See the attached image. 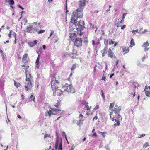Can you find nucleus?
<instances>
[{
    "mask_svg": "<svg viewBox=\"0 0 150 150\" xmlns=\"http://www.w3.org/2000/svg\"><path fill=\"white\" fill-rule=\"evenodd\" d=\"M97 135L96 132H94L92 135V137H97Z\"/></svg>",
    "mask_w": 150,
    "mask_h": 150,
    "instance_id": "nucleus-44",
    "label": "nucleus"
},
{
    "mask_svg": "<svg viewBox=\"0 0 150 150\" xmlns=\"http://www.w3.org/2000/svg\"><path fill=\"white\" fill-rule=\"evenodd\" d=\"M135 45V43L134 41V39L132 38L131 39L130 42V45L129 47H132L133 46H134Z\"/></svg>",
    "mask_w": 150,
    "mask_h": 150,
    "instance_id": "nucleus-21",
    "label": "nucleus"
},
{
    "mask_svg": "<svg viewBox=\"0 0 150 150\" xmlns=\"http://www.w3.org/2000/svg\"><path fill=\"white\" fill-rule=\"evenodd\" d=\"M86 1L79 0V8L73 11L71 19V22L74 24L76 27V31L74 30V32H76L77 34L80 36L83 34L82 31L85 28L84 26V22L82 20H79L78 22L77 21L78 18H81L83 16V10L86 5Z\"/></svg>",
    "mask_w": 150,
    "mask_h": 150,
    "instance_id": "nucleus-1",
    "label": "nucleus"
},
{
    "mask_svg": "<svg viewBox=\"0 0 150 150\" xmlns=\"http://www.w3.org/2000/svg\"><path fill=\"white\" fill-rule=\"evenodd\" d=\"M114 75V73L112 74H111L110 75V78H111Z\"/></svg>",
    "mask_w": 150,
    "mask_h": 150,
    "instance_id": "nucleus-55",
    "label": "nucleus"
},
{
    "mask_svg": "<svg viewBox=\"0 0 150 150\" xmlns=\"http://www.w3.org/2000/svg\"><path fill=\"white\" fill-rule=\"evenodd\" d=\"M114 103H111L109 106V108L112 111L115 112V115L114 116L111 115V120L112 121H115L117 122V123H115L113 125L114 127H116V126H119L120 125L119 121L116 120V118H117V120H119L120 118L121 117V116L119 113L121 110L122 109L121 106H118L116 104L114 106Z\"/></svg>",
    "mask_w": 150,
    "mask_h": 150,
    "instance_id": "nucleus-2",
    "label": "nucleus"
},
{
    "mask_svg": "<svg viewBox=\"0 0 150 150\" xmlns=\"http://www.w3.org/2000/svg\"><path fill=\"white\" fill-rule=\"evenodd\" d=\"M54 31H52V30H51V33L52 34H52H54Z\"/></svg>",
    "mask_w": 150,
    "mask_h": 150,
    "instance_id": "nucleus-62",
    "label": "nucleus"
},
{
    "mask_svg": "<svg viewBox=\"0 0 150 150\" xmlns=\"http://www.w3.org/2000/svg\"><path fill=\"white\" fill-rule=\"evenodd\" d=\"M124 19H122V20L120 22V23H123V22H124Z\"/></svg>",
    "mask_w": 150,
    "mask_h": 150,
    "instance_id": "nucleus-58",
    "label": "nucleus"
},
{
    "mask_svg": "<svg viewBox=\"0 0 150 150\" xmlns=\"http://www.w3.org/2000/svg\"><path fill=\"white\" fill-rule=\"evenodd\" d=\"M149 146V143L148 142H146L143 145V147L144 148H146L148 146Z\"/></svg>",
    "mask_w": 150,
    "mask_h": 150,
    "instance_id": "nucleus-30",
    "label": "nucleus"
},
{
    "mask_svg": "<svg viewBox=\"0 0 150 150\" xmlns=\"http://www.w3.org/2000/svg\"><path fill=\"white\" fill-rule=\"evenodd\" d=\"M18 7L22 9V10H23L24 8L20 5H18Z\"/></svg>",
    "mask_w": 150,
    "mask_h": 150,
    "instance_id": "nucleus-50",
    "label": "nucleus"
},
{
    "mask_svg": "<svg viewBox=\"0 0 150 150\" xmlns=\"http://www.w3.org/2000/svg\"><path fill=\"white\" fill-rule=\"evenodd\" d=\"M46 46L45 45H44L43 46V49H45V48H46Z\"/></svg>",
    "mask_w": 150,
    "mask_h": 150,
    "instance_id": "nucleus-60",
    "label": "nucleus"
},
{
    "mask_svg": "<svg viewBox=\"0 0 150 150\" xmlns=\"http://www.w3.org/2000/svg\"><path fill=\"white\" fill-rule=\"evenodd\" d=\"M28 72V70L26 69L25 71V74L26 76V82L24 86L25 90L26 91L30 90L31 91L33 85L31 81V79L33 78L30 74V72H28L29 76H28L27 72Z\"/></svg>",
    "mask_w": 150,
    "mask_h": 150,
    "instance_id": "nucleus-3",
    "label": "nucleus"
},
{
    "mask_svg": "<svg viewBox=\"0 0 150 150\" xmlns=\"http://www.w3.org/2000/svg\"><path fill=\"white\" fill-rule=\"evenodd\" d=\"M122 50L124 54L128 53L129 51V49L128 47H122Z\"/></svg>",
    "mask_w": 150,
    "mask_h": 150,
    "instance_id": "nucleus-16",
    "label": "nucleus"
},
{
    "mask_svg": "<svg viewBox=\"0 0 150 150\" xmlns=\"http://www.w3.org/2000/svg\"><path fill=\"white\" fill-rule=\"evenodd\" d=\"M108 40L107 39H104V43L105 45V47L104 49L102 50L101 52H102V55L103 57L105 56L106 52V50L108 49L107 46L108 45Z\"/></svg>",
    "mask_w": 150,
    "mask_h": 150,
    "instance_id": "nucleus-11",
    "label": "nucleus"
},
{
    "mask_svg": "<svg viewBox=\"0 0 150 150\" xmlns=\"http://www.w3.org/2000/svg\"><path fill=\"white\" fill-rule=\"evenodd\" d=\"M83 121L84 120H82V119L79 118V121L77 124V125L79 127L81 126L83 124Z\"/></svg>",
    "mask_w": 150,
    "mask_h": 150,
    "instance_id": "nucleus-24",
    "label": "nucleus"
},
{
    "mask_svg": "<svg viewBox=\"0 0 150 150\" xmlns=\"http://www.w3.org/2000/svg\"><path fill=\"white\" fill-rule=\"evenodd\" d=\"M101 96L104 100L105 99V96L104 93H102Z\"/></svg>",
    "mask_w": 150,
    "mask_h": 150,
    "instance_id": "nucleus-54",
    "label": "nucleus"
},
{
    "mask_svg": "<svg viewBox=\"0 0 150 150\" xmlns=\"http://www.w3.org/2000/svg\"><path fill=\"white\" fill-rule=\"evenodd\" d=\"M40 25L39 23H34L32 25H30L29 26L27 27L26 31L28 33H34L38 31Z\"/></svg>",
    "mask_w": 150,
    "mask_h": 150,
    "instance_id": "nucleus-5",
    "label": "nucleus"
},
{
    "mask_svg": "<svg viewBox=\"0 0 150 150\" xmlns=\"http://www.w3.org/2000/svg\"><path fill=\"white\" fill-rule=\"evenodd\" d=\"M149 45V43L148 42L146 41L145 42H144L143 44L142 45V47L144 48V51H147L148 50V48H147V47H148Z\"/></svg>",
    "mask_w": 150,
    "mask_h": 150,
    "instance_id": "nucleus-17",
    "label": "nucleus"
},
{
    "mask_svg": "<svg viewBox=\"0 0 150 150\" xmlns=\"http://www.w3.org/2000/svg\"><path fill=\"white\" fill-rule=\"evenodd\" d=\"M82 103L84 105H85L86 104H88L87 102L85 101H83L82 102Z\"/></svg>",
    "mask_w": 150,
    "mask_h": 150,
    "instance_id": "nucleus-40",
    "label": "nucleus"
},
{
    "mask_svg": "<svg viewBox=\"0 0 150 150\" xmlns=\"http://www.w3.org/2000/svg\"><path fill=\"white\" fill-rule=\"evenodd\" d=\"M76 67V65L75 64H73L71 68V71H72L73 70L75 69Z\"/></svg>",
    "mask_w": 150,
    "mask_h": 150,
    "instance_id": "nucleus-34",
    "label": "nucleus"
},
{
    "mask_svg": "<svg viewBox=\"0 0 150 150\" xmlns=\"http://www.w3.org/2000/svg\"><path fill=\"white\" fill-rule=\"evenodd\" d=\"M126 25H124L123 26H121V29L122 30H123L125 27Z\"/></svg>",
    "mask_w": 150,
    "mask_h": 150,
    "instance_id": "nucleus-52",
    "label": "nucleus"
},
{
    "mask_svg": "<svg viewBox=\"0 0 150 150\" xmlns=\"http://www.w3.org/2000/svg\"><path fill=\"white\" fill-rule=\"evenodd\" d=\"M4 82L3 81H0V86L4 88Z\"/></svg>",
    "mask_w": 150,
    "mask_h": 150,
    "instance_id": "nucleus-33",
    "label": "nucleus"
},
{
    "mask_svg": "<svg viewBox=\"0 0 150 150\" xmlns=\"http://www.w3.org/2000/svg\"><path fill=\"white\" fill-rule=\"evenodd\" d=\"M54 75L55 74H54L50 77L51 78V86L52 89L59 88L58 85H59L60 83L58 80H56V78Z\"/></svg>",
    "mask_w": 150,
    "mask_h": 150,
    "instance_id": "nucleus-6",
    "label": "nucleus"
},
{
    "mask_svg": "<svg viewBox=\"0 0 150 150\" xmlns=\"http://www.w3.org/2000/svg\"><path fill=\"white\" fill-rule=\"evenodd\" d=\"M37 32L38 34H40L43 33L45 32V30H42L38 31V30Z\"/></svg>",
    "mask_w": 150,
    "mask_h": 150,
    "instance_id": "nucleus-38",
    "label": "nucleus"
},
{
    "mask_svg": "<svg viewBox=\"0 0 150 150\" xmlns=\"http://www.w3.org/2000/svg\"><path fill=\"white\" fill-rule=\"evenodd\" d=\"M62 88L64 89V91L69 93H73L75 91L74 88L72 85H69L67 83H66L64 85H63L62 86Z\"/></svg>",
    "mask_w": 150,
    "mask_h": 150,
    "instance_id": "nucleus-7",
    "label": "nucleus"
},
{
    "mask_svg": "<svg viewBox=\"0 0 150 150\" xmlns=\"http://www.w3.org/2000/svg\"><path fill=\"white\" fill-rule=\"evenodd\" d=\"M11 30L10 31V33L8 34V36L10 38H11Z\"/></svg>",
    "mask_w": 150,
    "mask_h": 150,
    "instance_id": "nucleus-56",
    "label": "nucleus"
},
{
    "mask_svg": "<svg viewBox=\"0 0 150 150\" xmlns=\"http://www.w3.org/2000/svg\"><path fill=\"white\" fill-rule=\"evenodd\" d=\"M92 45L93 46L95 45H98L100 44V41L98 39L96 42H95V41L94 40H92Z\"/></svg>",
    "mask_w": 150,
    "mask_h": 150,
    "instance_id": "nucleus-23",
    "label": "nucleus"
},
{
    "mask_svg": "<svg viewBox=\"0 0 150 150\" xmlns=\"http://www.w3.org/2000/svg\"><path fill=\"white\" fill-rule=\"evenodd\" d=\"M88 105V104H86L85 105V107L86 108L87 110L88 111L90 110L91 107L89 106Z\"/></svg>",
    "mask_w": 150,
    "mask_h": 150,
    "instance_id": "nucleus-29",
    "label": "nucleus"
},
{
    "mask_svg": "<svg viewBox=\"0 0 150 150\" xmlns=\"http://www.w3.org/2000/svg\"><path fill=\"white\" fill-rule=\"evenodd\" d=\"M51 136L50 134H45L44 138L45 139L46 138H51Z\"/></svg>",
    "mask_w": 150,
    "mask_h": 150,
    "instance_id": "nucleus-27",
    "label": "nucleus"
},
{
    "mask_svg": "<svg viewBox=\"0 0 150 150\" xmlns=\"http://www.w3.org/2000/svg\"><path fill=\"white\" fill-rule=\"evenodd\" d=\"M83 39L81 38L78 37L76 38V39L73 41V43L74 46L77 48L81 47L82 45Z\"/></svg>",
    "mask_w": 150,
    "mask_h": 150,
    "instance_id": "nucleus-10",
    "label": "nucleus"
},
{
    "mask_svg": "<svg viewBox=\"0 0 150 150\" xmlns=\"http://www.w3.org/2000/svg\"><path fill=\"white\" fill-rule=\"evenodd\" d=\"M77 53L78 52L76 48L75 47H73L72 54L77 55H78Z\"/></svg>",
    "mask_w": 150,
    "mask_h": 150,
    "instance_id": "nucleus-19",
    "label": "nucleus"
},
{
    "mask_svg": "<svg viewBox=\"0 0 150 150\" xmlns=\"http://www.w3.org/2000/svg\"><path fill=\"white\" fill-rule=\"evenodd\" d=\"M58 39H59L58 38V37H57L56 39H55V42L54 43H55L56 42H57Z\"/></svg>",
    "mask_w": 150,
    "mask_h": 150,
    "instance_id": "nucleus-57",
    "label": "nucleus"
},
{
    "mask_svg": "<svg viewBox=\"0 0 150 150\" xmlns=\"http://www.w3.org/2000/svg\"><path fill=\"white\" fill-rule=\"evenodd\" d=\"M21 99L23 100H25V98H24V96L23 95H22L21 96Z\"/></svg>",
    "mask_w": 150,
    "mask_h": 150,
    "instance_id": "nucleus-51",
    "label": "nucleus"
},
{
    "mask_svg": "<svg viewBox=\"0 0 150 150\" xmlns=\"http://www.w3.org/2000/svg\"><path fill=\"white\" fill-rule=\"evenodd\" d=\"M106 79V76H105L104 75H103L101 79V80H105Z\"/></svg>",
    "mask_w": 150,
    "mask_h": 150,
    "instance_id": "nucleus-42",
    "label": "nucleus"
},
{
    "mask_svg": "<svg viewBox=\"0 0 150 150\" xmlns=\"http://www.w3.org/2000/svg\"><path fill=\"white\" fill-rule=\"evenodd\" d=\"M127 14V13H124L123 14L122 19H125V16Z\"/></svg>",
    "mask_w": 150,
    "mask_h": 150,
    "instance_id": "nucleus-43",
    "label": "nucleus"
},
{
    "mask_svg": "<svg viewBox=\"0 0 150 150\" xmlns=\"http://www.w3.org/2000/svg\"><path fill=\"white\" fill-rule=\"evenodd\" d=\"M13 33V35L14 37L15 38H16V34L15 32H14Z\"/></svg>",
    "mask_w": 150,
    "mask_h": 150,
    "instance_id": "nucleus-53",
    "label": "nucleus"
},
{
    "mask_svg": "<svg viewBox=\"0 0 150 150\" xmlns=\"http://www.w3.org/2000/svg\"><path fill=\"white\" fill-rule=\"evenodd\" d=\"M97 114H96V116L93 118V122L95 121H96V120H97L98 119V118L97 116Z\"/></svg>",
    "mask_w": 150,
    "mask_h": 150,
    "instance_id": "nucleus-37",
    "label": "nucleus"
},
{
    "mask_svg": "<svg viewBox=\"0 0 150 150\" xmlns=\"http://www.w3.org/2000/svg\"><path fill=\"white\" fill-rule=\"evenodd\" d=\"M9 5H13L14 3V1L13 0H9Z\"/></svg>",
    "mask_w": 150,
    "mask_h": 150,
    "instance_id": "nucleus-35",
    "label": "nucleus"
},
{
    "mask_svg": "<svg viewBox=\"0 0 150 150\" xmlns=\"http://www.w3.org/2000/svg\"><path fill=\"white\" fill-rule=\"evenodd\" d=\"M146 135L145 134H142L138 138H142V137H144V136H145Z\"/></svg>",
    "mask_w": 150,
    "mask_h": 150,
    "instance_id": "nucleus-49",
    "label": "nucleus"
},
{
    "mask_svg": "<svg viewBox=\"0 0 150 150\" xmlns=\"http://www.w3.org/2000/svg\"><path fill=\"white\" fill-rule=\"evenodd\" d=\"M59 88H56L52 89L53 91V94L54 96H60L61 94H62L63 91L61 90Z\"/></svg>",
    "mask_w": 150,
    "mask_h": 150,
    "instance_id": "nucleus-12",
    "label": "nucleus"
},
{
    "mask_svg": "<svg viewBox=\"0 0 150 150\" xmlns=\"http://www.w3.org/2000/svg\"><path fill=\"white\" fill-rule=\"evenodd\" d=\"M28 58V55L27 53H25L23 56L22 59V62L24 63V64L21 65L22 67H24V69H27L29 68V66L27 65L28 63L27 59Z\"/></svg>",
    "mask_w": 150,
    "mask_h": 150,
    "instance_id": "nucleus-9",
    "label": "nucleus"
},
{
    "mask_svg": "<svg viewBox=\"0 0 150 150\" xmlns=\"http://www.w3.org/2000/svg\"><path fill=\"white\" fill-rule=\"evenodd\" d=\"M117 26L118 27H121L122 26V25L121 24V23H120V22H119L117 23Z\"/></svg>",
    "mask_w": 150,
    "mask_h": 150,
    "instance_id": "nucleus-39",
    "label": "nucleus"
},
{
    "mask_svg": "<svg viewBox=\"0 0 150 150\" xmlns=\"http://www.w3.org/2000/svg\"><path fill=\"white\" fill-rule=\"evenodd\" d=\"M40 55H38V58L36 59V67L38 69H39V57Z\"/></svg>",
    "mask_w": 150,
    "mask_h": 150,
    "instance_id": "nucleus-25",
    "label": "nucleus"
},
{
    "mask_svg": "<svg viewBox=\"0 0 150 150\" xmlns=\"http://www.w3.org/2000/svg\"><path fill=\"white\" fill-rule=\"evenodd\" d=\"M99 108V106L98 105H97L94 108V109L97 110Z\"/></svg>",
    "mask_w": 150,
    "mask_h": 150,
    "instance_id": "nucleus-41",
    "label": "nucleus"
},
{
    "mask_svg": "<svg viewBox=\"0 0 150 150\" xmlns=\"http://www.w3.org/2000/svg\"><path fill=\"white\" fill-rule=\"evenodd\" d=\"M105 148L106 149V150H111L108 146H105Z\"/></svg>",
    "mask_w": 150,
    "mask_h": 150,
    "instance_id": "nucleus-47",
    "label": "nucleus"
},
{
    "mask_svg": "<svg viewBox=\"0 0 150 150\" xmlns=\"http://www.w3.org/2000/svg\"><path fill=\"white\" fill-rule=\"evenodd\" d=\"M115 115V112H113L112 111L110 112L109 115L110 117V118H111V115H113L114 116Z\"/></svg>",
    "mask_w": 150,
    "mask_h": 150,
    "instance_id": "nucleus-36",
    "label": "nucleus"
},
{
    "mask_svg": "<svg viewBox=\"0 0 150 150\" xmlns=\"http://www.w3.org/2000/svg\"><path fill=\"white\" fill-rule=\"evenodd\" d=\"M74 150V148L73 147V146L71 148L69 149V150Z\"/></svg>",
    "mask_w": 150,
    "mask_h": 150,
    "instance_id": "nucleus-64",
    "label": "nucleus"
},
{
    "mask_svg": "<svg viewBox=\"0 0 150 150\" xmlns=\"http://www.w3.org/2000/svg\"><path fill=\"white\" fill-rule=\"evenodd\" d=\"M61 100H57V102L54 105L53 107L58 108L60 106V102Z\"/></svg>",
    "mask_w": 150,
    "mask_h": 150,
    "instance_id": "nucleus-18",
    "label": "nucleus"
},
{
    "mask_svg": "<svg viewBox=\"0 0 150 150\" xmlns=\"http://www.w3.org/2000/svg\"><path fill=\"white\" fill-rule=\"evenodd\" d=\"M61 117V116H59V117H58L57 118V119L56 120H55V121H57V120H59V119H60V118Z\"/></svg>",
    "mask_w": 150,
    "mask_h": 150,
    "instance_id": "nucleus-61",
    "label": "nucleus"
},
{
    "mask_svg": "<svg viewBox=\"0 0 150 150\" xmlns=\"http://www.w3.org/2000/svg\"><path fill=\"white\" fill-rule=\"evenodd\" d=\"M106 133V132H102L101 134H102V135L103 136V137H105V134Z\"/></svg>",
    "mask_w": 150,
    "mask_h": 150,
    "instance_id": "nucleus-48",
    "label": "nucleus"
},
{
    "mask_svg": "<svg viewBox=\"0 0 150 150\" xmlns=\"http://www.w3.org/2000/svg\"><path fill=\"white\" fill-rule=\"evenodd\" d=\"M14 85L16 88H18L21 86V85L19 83L17 82L14 80Z\"/></svg>",
    "mask_w": 150,
    "mask_h": 150,
    "instance_id": "nucleus-22",
    "label": "nucleus"
},
{
    "mask_svg": "<svg viewBox=\"0 0 150 150\" xmlns=\"http://www.w3.org/2000/svg\"><path fill=\"white\" fill-rule=\"evenodd\" d=\"M56 141L55 143V149H58V150H62V141L61 138L59 137L58 135L56 134Z\"/></svg>",
    "mask_w": 150,
    "mask_h": 150,
    "instance_id": "nucleus-8",
    "label": "nucleus"
},
{
    "mask_svg": "<svg viewBox=\"0 0 150 150\" xmlns=\"http://www.w3.org/2000/svg\"><path fill=\"white\" fill-rule=\"evenodd\" d=\"M134 84L135 88H138V87H139V85L138 83L135 82L134 83Z\"/></svg>",
    "mask_w": 150,
    "mask_h": 150,
    "instance_id": "nucleus-31",
    "label": "nucleus"
},
{
    "mask_svg": "<svg viewBox=\"0 0 150 150\" xmlns=\"http://www.w3.org/2000/svg\"><path fill=\"white\" fill-rule=\"evenodd\" d=\"M50 108V110H47L45 113V116L46 117L48 116L50 118L51 117V115L58 116L62 114V112H60L61 110L59 109H56L51 107Z\"/></svg>",
    "mask_w": 150,
    "mask_h": 150,
    "instance_id": "nucleus-4",
    "label": "nucleus"
},
{
    "mask_svg": "<svg viewBox=\"0 0 150 150\" xmlns=\"http://www.w3.org/2000/svg\"><path fill=\"white\" fill-rule=\"evenodd\" d=\"M83 117V116L82 114H79V117L80 118L82 119Z\"/></svg>",
    "mask_w": 150,
    "mask_h": 150,
    "instance_id": "nucleus-45",
    "label": "nucleus"
},
{
    "mask_svg": "<svg viewBox=\"0 0 150 150\" xmlns=\"http://www.w3.org/2000/svg\"><path fill=\"white\" fill-rule=\"evenodd\" d=\"M33 100L34 101L35 97L33 96V95H31L28 98V102H31L33 100Z\"/></svg>",
    "mask_w": 150,
    "mask_h": 150,
    "instance_id": "nucleus-26",
    "label": "nucleus"
},
{
    "mask_svg": "<svg viewBox=\"0 0 150 150\" xmlns=\"http://www.w3.org/2000/svg\"><path fill=\"white\" fill-rule=\"evenodd\" d=\"M38 41L36 40H35L33 42H30L29 43V44L31 47H33L37 43Z\"/></svg>",
    "mask_w": 150,
    "mask_h": 150,
    "instance_id": "nucleus-20",
    "label": "nucleus"
},
{
    "mask_svg": "<svg viewBox=\"0 0 150 150\" xmlns=\"http://www.w3.org/2000/svg\"><path fill=\"white\" fill-rule=\"evenodd\" d=\"M69 38L71 39V41L73 42V41L76 39V38H77V35L76 33L75 32L70 33H69Z\"/></svg>",
    "mask_w": 150,
    "mask_h": 150,
    "instance_id": "nucleus-14",
    "label": "nucleus"
},
{
    "mask_svg": "<svg viewBox=\"0 0 150 150\" xmlns=\"http://www.w3.org/2000/svg\"><path fill=\"white\" fill-rule=\"evenodd\" d=\"M68 11L67 9V5H66V15H67Z\"/></svg>",
    "mask_w": 150,
    "mask_h": 150,
    "instance_id": "nucleus-46",
    "label": "nucleus"
},
{
    "mask_svg": "<svg viewBox=\"0 0 150 150\" xmlns=\"http://www.w3.org/2000/svg\"><path fill=\"white\" fill-rule=\"evenodd\" d=\"M145 93L146 96L150 97V86H149L148 88V86H146L144 89Z\"/></svg>",
    "mask_w": 150,
    "mask_h": 150,
    "instance_id": "nucleus-15",
    "label": "nucleus"
},
{
    "mask_svg": "<svg viewBox=\"0 0 150 150\" xmlns=\"http://www.w3.org/2000/svg\"><path fill=\"white\" fill-rule=\"evenodd\" d=\"M17 117L18 118H19V119H21V116L19 115H17Z\"/></svg>",
    "mask_w": 150,
    "mask_h": 150,
    "instance_id": "nucleus-59",
    "label": "nucleus"
},
{
    "mask_svg": "<svg viewBox=\"0 0 150 150\" xmlns=\"http://www.w3.org/2000/svg\"><path fill=\"white\" fill-rule=\"evenodd\" d=\"M16 38H15L14 43L16 44Z\"/></svg>",
    "mask_w": 150,
    "mask_h": 150,
    "instance_id": "nucleus-63",
    "label": "nucleus"
},
{
    "mask_svg": "<svg viewBox=\"0 0 150 150\" xmlns=\"http://www.w3.org/2000/svg\"><path fill=\"white\" fill-rule=\"evenodd\" d=\"M133 92H134V93H129V95L130 96L132 95H133L132 97L133 98H134V97L135 96V91L134 90Z\"/></svg>",
    "mask_w": 150,
    "mask_h": 150,
    "instance_id": "nucleus-32",
    "label": "nucleus"
},
{
    "mask_svg": "<svg viewBox=\"0 0 150 150\" xmlns=\"http://www.w3.org/2000/svg\"><path fill=\"white\" fill-rule=\"evenodd\" d=\"M109 42H108V44L109 45H111V44H113L114 43V41H113L111 39H109Z\"/></svg>",
    "mask_w": 150,
    "mask_h": 150,
    "instance_id": "nucleus-28",
    "label": "nucleus"
},
{
    "mask_svg": "<svg viewBox=\"0 0 150 150\" xmlns=\"http://www.w3.org/2000/svg\"><path fill=\"white\" fill-rule=\"evenodd\" d=\"M107 55L110 58L112 59H115L116 57L114 54V52L111 49L109 48L106 52Z\"/></svg>",
    "mask_w": 150,
    "mask_h": 150,
    "instance_id": "nucleus-13",
    "label": "nucleus"
}]
</instances>
